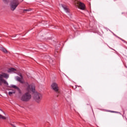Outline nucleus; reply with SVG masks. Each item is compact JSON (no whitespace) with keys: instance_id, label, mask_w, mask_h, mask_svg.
Segmentation results:
<instances>
[{"instance_id":"obj_1","label":"nucleus","mask_w":127,"mask_h":127,"mask_svg":"<svg viewBox=\"0 0 127 127\" xmlns=\"http://www.w3.org/2000/svg\"><path fill=\"white\" fill-rule=\"evenodd\" d=\"M25 87L27 92H32L34 94V99L37 103H40L42 100V94L35 92V86L33 84H29L28 83H25Z\"/></svg>"},{"instance_id":"obj_2","label":"nucleus","mask_w":127,"mask_h":127,"mask_svg":"<svg viewBox=\"0 0 127 127\" xmlns=\"http://www.w3.org/2000/svg\"><path fill=\"white\" fill-rule=\"evenodd\" d=\"M31 92H27L23 94L21 97L20 100L22 102H29L31 99V94L30 93Z\"/></svg>"},{"instance_id":"obj_3","label":"nucleus","mask_w":127,"mask_h":127,"mask_svg":"<svg viewBox=\"0 0 127 127\" xmlns=\"http://www.w3.org/2000/svg\"><path fill=\"white\" fill-rule=\"evenodd\" d=\"M19 4V2L18 0H11L10 3V8L12 11L15 10L16 7L18 6Z\"/></svg>"},{"instance_id":"obj_4","label":"nucleus","mask_w":127,"mask_h":127,"mask_svg":"<svg viewBox=\"0 0 127 127\" xmlns=\"http://www.w3.org/2000/svg\"><path fill=\"white\" fill-rule=\"evenodd\" d=\"M51 87L53 90H54L56 91L57 94H59V87H58V85L57 83L55 82L53 83Z\"/></svg>"},{"instance_id":"obj_5","label":"nucleus","mask_w":127,"mask_h":127,"mask_svg":"<svg viewBox=\"0 0 127 127\" xmlns=\"http://www.w3.org/2000/svg\"><path fill=\"white\" fill-rule=\"evenodd\" d=\"M2 83L6 86H8V83L5 80L2 79L1 77L0 76V86L2 85Z\"/></svg>"},{"instance_id":"obj_6","label":"nucleus","mask_w":127,"mask_h":127,"mask_svg":"<svg viewBox=\"0 0 127 127\" xmlns=\"http://www.w3.org/2000/svg\"><path fill=\"white\" fill-rule=\"evenodd\" d=\"M0 77L1 78V79H3V78L8 79L9 75L7 74V73H3L1 74H0Z\"/></svg>"},{"instance_id":"obj_7","label":"nucleus","mask_w":127,"mask_h":127,"mask_svg":"<svg viewBox=\"0 0 127 127\" xmlns=\"http://www.w3.org/2000/svg\"><path fill=\"white\" fill-rule=\"evenodd\" d=\"M78 5L80 9H81V10H85V4L80 2Z\"/></svg>"},{"instance_id":"obj_8","label":"nucleus","mask_w":127,"mask_h":127,"mask_svg":"<svg viewBox=\"0 0 127 127\" xmlns=\"http://www.w3.org/2000/svg\"><path fill=\"white\" fill-rule=\"evenodd\" d=\"M62 6L63 8H64V11L66 12V13H69V8H68V6L63 4L62 5Z\"/></svg>"},{"instance_id":"obj_9","label":"nucleus","mask_w":127,"mask_h":127,"mask_svg":"<svg viewBox=\"0 0 127 127\" xmlns=\"http://www.w3.org/2000/svg\"><path fill=\"white\" fill-rule=\"evenodd\" d=\"M22 79V78H21V77H20L19 76L16 77V81H18V82H19L20 83L23 84V83H24V81H23Z\"/></svg>"},{"instance_id":"obj_10","label":"nucleus","mask_w":127,"mask_h":127,"mask_svg":"<svg viewBox=\"0 0 127 127\" xmlns=\"http://www.w3.org/2000/svg\"><path fill=\"white\" fill-rule=\"evenodd\" d=\"M16 71V69L11 67L8 69V73H14Z\"/></svg>"},{"instance_id":"obj_11","label":"nucleus","mask_w":127,"mask_h":127,"mask_svg":"<svg viewBox=\"0 0 127 127\" xmlns=\"http://www.w3.org/2000/svg\"><path fill=\"white\" fill-rule=\"evenodd\" d=\"M9 87H10V88H14V89H16V90H18V91H19V93L20 94V93H21L20 89H19V88H18L16 85L12 84Z\"/></svg>"},{"instance_id":"obj_12","label":"nucleus","mask_w":127,"mask_h":127,"mask_svg":"<svg viewBox=\"0 0 127 127\" xmlns=\"http://www.w3.org/2000/svg\"><path fill=\"white\" fill-rule=\"evenodd\" d=\"M15 93V91L13 90V91H9L8 92L9 96H11L12 94H14Z\"/></svg>"},{"instance_id":"obj_13","label":"nucleus","mask_w":127,"mask_h":127,"mask_svg":"<svg viewBox=\"0 0 127 127\" xmlns=\"http://www.w3.org/2000/svg\"><path fill=\"white\" fill-rule=\"evenodd\" d=\"M114 35H115V36H116V37H117V38H119V39H120V40H122V41H123V42H126V41H125L124 40H123V39L120 38L119 36L116 35V34H113Z\"/></svg>"},{"instance_id":"obj_14","label":"nucleus","mask_w":127,"mask_h":127,"mask_svg":"<svg viewBox=\"0 0 127 127\" xmlns=\"http://www.w3.org/2000/svg\"><path fill=\"white\" fill-rule=\"evenodd\" d=\"M0 119H1L2 120H6V117L3 116L2 115L0 114Z\"/></svg>"},{"instance_id":"obj_15","label":"nucleus","mask_w":127,"mask_h":127,"mask_svg":"<svg viewBox=\"0 0 127 127\" xmlns=\"http://www.w3.org/2000/svg\"><path fill=\"white\" fill-rule=\"evenodd\" d=\"M2 51H3L4 53H7V51H6V49L4 48H2Z\"/></svg>"},{"instance_id":"obj_16","label":"nucleus","mask_w":127,"mask_h":127,"mask_svg":"<svg viewBox=\"0 0 127 127\" xmlns=\"http://www.w3.org/2000/svg\"><path fill=\"white\" fill-rule=\"evenodd\" d=\"M31 10V8L24 9L23 11L24 12H25V11H30Z\"/></svg>"},{"instance_id":"obj_17","label":"nucleus","mask_w":127,"mask_h":127,"mask_svg":"<svg viewBox=\"0 0 127 127\" xmlns=\"http://www.w3.org/2000/svg\"><path fill=\"white\" fill-rule=\"evenodd\" d=\"M66 101L67 102H69L70 101H71V98H70V97L68 98V99H67V98H66Z\"/></svg>"},{"instance_id":"obj_18","label":"nucleus","mask_w":127,"mask_h":127,"mask_svg":"<svg viewBox=\"0 0 127 127\" xmlns=\"http://www.w3.org/2000/svg\"><path fill=\"white\" fill-rule=\"evenodd\" d=\"M20 77H21V79H23V77L21 74H19Z\"/></svg>"},{"instance_id":"obj_19","label":"nucleus","mask_w":127,"mask_h":127,"mask_svg":"<svg viewBox=\"0 0 127 127\" xmlns=\"http://www.w3.org/2000/svg\"><path fill=\"white\" fill-rule=\"evenodd\" d=\"M0 111H1V112H2V113H3V114H4V115L5 116V113H4L2 110L0 109Z\"/></svg>"},{"instance_id":"obj_20","label":"nucleus","mask_w":127,"mask_h":127,"mask_svg":"<svg viewBox=\"0 0 127 127\" xmlns=\"http://www.w3.org/2000/svg\"><path fill=\"white\" fill-rule=\"evenodd\" d=\"M3 1L4 2H7V1H8V0H3Z\"/></svg>"},{"instance_id":"obj_21","label":"nucleus","mask_w":127,"mask_h":127,"mask_svg":"<svg viewBox=\"0 0 127 127\" xmlns=\"http://www.w3.org/2000/svg\"><path fill=\"white\" fill-rule=\"evenodd\" d=\"M11 126L13 127H16L15 126H14L13 124H10Z\"/></svg>"},{"instance_id":"obj_22","label":"nucleus","mask_w":127,"mask_h":127,"mask_svg":"<svg viewBox=\"0 0 127 127\" xmlns=\"http://www.w3.org/2000/svg\"><path fill=\"white\" fill-rule=\"evenodd\" d=\"M110 112H111V113H118V112H117L112 111H110Z\"/></svg>"},{"instance_id":"obj_23","label":"nucleus","mask_w":127,"mask_h":127,"mask_svg":"<svg viewBox=\"0 0 127 127\" xmlns=\"http://www.w3.org/2000/svg\"><path fill=\"white\" fill-rule=\"evenodd\" d=\"M51 61H52V60H51Z\"/></svg>"}]
</instances>
